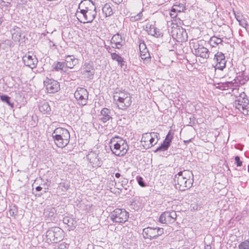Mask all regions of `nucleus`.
<instances>
[{
	"label": "nucleus",
	"mask_w": 249,
	"mask_h": 249,
	"mask_svg": "<svg viewBox=\"0 0 249 249\" xmlns=\"http://www.w3.org/2000/svg\"><path fill=\"white\" fill-rule=\"evenodd\" d=\"M156 228V234L157 237L160 235H161L163 233V228Z\"/></svg>",
	"instance_id": "nucleus-47"
},
{
	"label": "nucleus",
	"mask_w": 249,
	"mask_h": 249,
	"mask_svg": "<svg viewBox=\"0 0 249 249\" xmlns=\"http://www.w3.org/2000/svg\"><path fill=\"white\" fill-rule=\"evenodd\" d=\"M96 9V6L91 0H83L79 4L77 14H79V11Z\"/></svg>",
	"instance_id": "nucleus-18"
},
{
	"label": "nucleus",
	"mask_w": 249,
	"mask_h": 249,
	"mask_svg": "<svg viewBox=\"0 0 249 249\" xmlns=\"http://www.w3.org/2000/svg\"><path fill=\"white\" fill-rule=\"evenodd\" d=\"M237 20L238 21L239 25L243 28H247V27L248 26V24L245 19L239 20L238 18H237Z\"/></svg>",
	"instance_id": "nucleus-44"
},
{
	"label": "nucleus",
	"mask_w": 249,
	"mask_h": 249,
	"mask_svg": "<svg viewBox=\"0 0 249 249\" xmlns=\"http://www.w3.org/2000/svg\"><path fill=\"white\" fill-rule=\"evenodd\" d=\"M87 157L93 167L96 168L101 166V162L98 158V154L95 152H90L87 156Z\"/></svg>",
	"instance_id": "nucleus-19"
},
{
	"label": "nucleus",
	"mask_w": 249,
	"mask_h": 249,
	"mask_svg": "<svg viewBox=\"0 0 249 249\" xmlns=\"http://www.w3.org/2000/svg\"><path fill=\"white\" fill-rule=\"evenodd\" d=\"M128 182V180L127 178L122 177L120 178V181H119V183H121V186L122 188H125L126 189L125 186L127 185Z\"/></svg>",
	"instance_id": "nucleus-37"
},
{
	"label": "nucleus",
	"mask_w": 249,
	"mask_h": 249,
	"mask_svg": "<svg viewBox=\"0 0 249 249\" xmlns=\"http://www.w3.org/2000/svg\"><path fill=\"white\" fill-rule=\"evenodd\" d=\"M238 83L236 82L235 79H234L232 81H229L226 82L225 85V86L224 87V88L226 87L231 88L232 87H236L238 85Z\"/></svg>",
	"instance_id": "nucleus-35"
},
{
	"label": "nucleus",
	"mask_w": 249,
	"mask_h": 249,
	"mask_svg": "<svg viewBox=\"0 0 249 249\" xmlns=\"http://www.w3.org/2000/svg\"><path fill=\"white\" fill-rule=\"evenodd\" d=\"M173 138V137L171 135L170 131L166 136V138L165 140L163 141V142H165L166 143L168 144L170 146Z\"/></svg>",
	"instance_id": "nucleus-36"
},
{
	"label": "nucleus",
	"mask_w": 249,
	"mask_h": 249,
	"mask_svg": "<svg viewBox=\"0 0 249 249\" xmlns=\"http://www.w3.org/2000/svg\"><path fill=\"white\" fill-rule=\"evenodd\" d=\"M121 61V62H118V65H120L122 68H123L125 63L123 58L122 57V60Z\"/></svg>",
	"instance_id": "nucleus-52"
},
{
	"label": "nucleus",
	"mask_w": 249,
	"mask_h": 249,
	"mask_svg": "<svg viewBox=\"0 0 249 249\" xmlns=\"http://www.w3.org/2000/svg\"><path fill=\"white\" fill-rule=\"evenodd\" d=\"M66 67L72 69L78 63V59H76L73 55H66L65 56Z\"/></svg>",
	"instance_id": "nucleus-24"
},
{
	"label": "nucleus",
	"mask_w": 249,
	"mask_h": 249,
	"mask_svg": "<svg viewBox=\"0 0 249 249\" xmlns=\"http://www.w3.org/2000/svg\"><path fill=\"white\" fill-rule=\"evenodd\" d=\"M78 17L81 18L82 17L84 18V21H80L81 22L85 23H91L95 19L97 12L96 9H92L89 10H85L79 11Z\"/></svg>",
	"instance_id": "nucleus-11"
},
{
	"label": "nucleus",
	"mask_w": 249,
	"mask_h": 249,
	"mask_svg": "<svg viewBox=\"0 0 249 249\" xmlns=\"http://www.w3.org/2000/svg\"><path fill=\"white\" fill-rule=\"evenodd\" d=\"M143 235L145 239H154L157 238L156 228L147 227L143 229Z\"/></svg>",
	"instance_id": "nucleus-21"
},
{
	"label": "nucleus",
	"mask_w": 249,
	"mask_h": 249,
	"mask_svg": "<svg viewBox=\"0 0 249 249\" xmlns=\"http://www.w3.org/2000/svg\"><path fill=\"white\" fill-rule=\"evenodd\" d=\"M112 1L116 4H119L123 1V0H112Z\"/></svg>",
	"instance_id": "nucleus-53"
},
{
	"label": "nucleus",
	"mask_w": 249,
	"mask_h": 249,
	"mask_svg": "<svg viewBox=\"0 0 249 249\" xmlns=\"http://www.w3.org/2000/svg\"><path fill=\"white\" fill-rule=\"evenodd\" d=\"M56 212L54 207H47L44 210V215L49 220L55 221Z\"/></svg>",
	"instance_id": "nucleus-23"
},
{
	"label": "nucleus",
	"mask_w": 249,
	"mask_h": 249,
	"mask_svg": "<svg viewBox=\"0 0 249 249\" xmlns=\"http://www.w3.org/2000/svg\"><path fill=\"white\" fill-rule=\"evenodd\" d=\"M74 95L77 104L79 106H84L87 104L89 99V92L86 89L78 87L74 92Z\"/></svg>",
	"instance_id": "nucleus-8"
},
{
	"label": "nucleus",
	"mask_w": 249,
	"mask_h": 249,
	"mask_svg": "<svg viewBox=\"0 0 249 249\" xmlns=\"http://www.w3.org/2000/svg\"><path fill=\"white\" fill-rule=\"evenodd\" d=\"M101 118L100 120L104 123L112 120V112L107 108H103L101 111Z\"/></svg>",
	"instance_id": "nucleus-22"
},
{
	"label": "nucleus",
	"mask_w": 249,
	"mask_h": 249,
	"mask_svg": "<svg viewBox=\"0 0 249 249\" xmlns=\"http://www.w3.org/2000/svg\"><path fill=\"white\" fill-rule=\"evenodd\" d=\"M11 32L12 34V39L15 41L19 42L20 40L23 41V39H24L25 36H22L23 34L20 28L17 26H14Z\"/></svg>",
	"instance_id": "nucleus-20"
},
{
	"label": "nucleus",
	"mask_w": 249,
	"mask_h": 249,
	"mask_svg": "<svg viewBox=\"0 0 249 249\" xmlns=\"http://www.w3.org/2000/svg\"><path fill=\"white\" fill-rule=\"evenodd\" d=\"M170 146L168 144L166 143L165 142H163L162 143L160 144V146H159L155 151V152H158L159 151L160 152H164L165 151H166L168 150L169 147Z\"/></svg>",
	"instance_id": "nucleus-32"
},
{
	"label": "nucleus",
	"mask_w": 249,
	"mask_h": 249,
	"mask_svg": "<svg viewBox=\"0 0 249 249\" xmlns=\"http://www.w3.org/2000/svg\"><path fill=\"white\" fill-rule=\"evenodd\" d=\"M42 189V188L41 187H40V186H36V190L37 192L41 191Z\"/></svg>",
	"instance_id": "nucleus-54"
},
{
	"label": "nucleus",
	"mask_w": 249,
	"mask_h": 249,
	"mask_svg": "<svg viewBox=\"0 0 249 249\" xmlns=\"http://www.w3.org/2000/svg\"><path fill=\"white\" fill-rule=\"evenodd\" d=\"M214 59L216 60V64L215 70L218 69L222 71L226 67V60L224 54L218 52L214 54Z\"/></svg>",
	"instance_id": "nucleus-15"
},
{
	"label": "nucleus",
	"mask_w": 249,
	"mask_h": 249,
	"mask_svg": "<svg viewBox=\"0 0 249 249\" xmlns=\"http://www.w3.org/2000/svg\"><path fill=\"white\" fill-rule=\"evenodd\" d=\"M128 217L129 213L124 209H115L110 214V219L115 223H124Z\"/></svg>",
	"instance_id": "nucleus-7"
},
{
	"label": "nucleus",
	"mask_w": 249,
	"mask_h": 249,
	"mask_svg": "<svg viewBox=\"0 0 249 249\" xmlns=\"http://www.w3.org/2000/svg\"><path fill=\"white\" fill-rule=\"evenodd\" d=\"M17 209L15 206L10 208L9 210V214L11 216L15 217L17 214Z\"/></svg>",
	"instance_id": "nucleus-41"
},
{
	"label": "nucleus",
	"mask_w": 249,
	"mask_h": 249,
	"mask_svg": "<svg viewBox=\"0 0 249 249\" xmlns=\"http://www.w3.org/2000/svg\"><path fill=\"white\" fill-rule=\"evenodd\" d=\"M44 84L46 87V89L49 93H54L60 89V84L56 80L49 79L48 77L44 81Z\"/></svg>",
	"instance_id": "nucleus-12"
},
{
	"label": "nucleus",
	"mask_w": 249,
	"mask_h": 249,
	"mask_svg": "<svg viewBox=\"0 0 249 249\" xmlns=\"http://www.w3.org/2000/svg\"><path fill=\"white\" fill-rule=\"evenodd\" d=\"M115 176L116 178H120L121 177V175L119 173H116L115 174Z\"/></svg>",
	"instance_id": "nucleus-55"
},
{
	"label": "nucleus",
	"mask_w": 249,
	"mask_h": 249,
	"mask_svg": "<svg viewBox=\"0 0 249 249\" xmlns=\"http://www.w3.org/2000/svg\"><path fill=\"white\" fill-rule=\"evenodd\" d=\"M171 35L172 37L178 42H185L188 39L186 30L177 24H174L171 27Z\"/></svg>",
	"instance_id": "nucleus-6"
},
{
	"label": "nucleus",
	"mask_w": 249,
	"mask_h": 249,
	"mask_svg": "<svg viewBox=\"0 0 249 249\" xmlns=\"http://www.w3.org/2000/svg\"><path fill=\"white\" fill-rule=\"evenodd\" d=\"M0 99L3 102L6 103L7 105L10 106L12 108L14 107V103L10 102L11 98L7 95L0 94Z\"/></svg>",
	"instance_id": "nucleus-30"
},
{
	"label": "nucleus",
	"mask_w": 249,
	"mask_h": 249,
	"mask_svg": "<svg viewBox=\"0 0 249 249\" xmlns=\"http://www.w3.org/2000/svg\"><path fill=\"white\" fill-rule=\"evenodd\" d=\"M83 71L81 72L82 75L89 79H93L95 73V69L93 62L90 61L85 62L83 66Z\"/></svg>",
	"instance_id": "nucleus-13"
},
{
	"label": "nucleus",
	"mask_w": 249,
	"mask_h": 249,
	"mask_svg": "<svg viewBox=\"0 0 249 249\" xmlns=\"http://www.w3.org/2000/svg\"><path fill=\"white\" fill-rule=\"evenodd\" d=\"M39 110L40 112L43 113L44 114L49 113L51 111V107L48 102H44L41 103L39 106Z\"/></svg>",
	"instance_id": "nucleus-26"
},
{
	"label": "nucleus",
	"mask_w": 249,
	"mask_h": 249,
	"mask_svg": "<svg viewBox=\"0 0 249 249\" xmlns=\"http://www.w3.org/2000/svg\"><path fill=\"white\" fill-rule=\"evenodd\" d=\"M177 215L174 211H166L163 212L160 216L159 222L162 224H171L175 222Z\"/></svg>",
	"instance_id": "nucleus-10"
},
{
	"label": "nucleus",
	"mask_w": 249,
	"mask_h": 249,
	"mask_svg": "<svg viewBox=\"0 0 249 249\" xmlns=\"http://www.w3.org/2000/svg\"><path fill=\"white\" fill-rule=\"evenodd\" d=\"M150 34L153 36H158L160 35L159 31L154 27L150 28Z\"/></svg>",
	"instance_id": "nucleus-40"
},
{
	"label": "nucleus",
	"mask_w": 249,
	"mask_h": 249,
	"mask_svg": "<svg viewBox=\"0 0 249 249\" xmlns=\"http://www.w3.org/2000/svg\"><path fill=\"white\" fill-rule=\"evenodd\" d=\"M192 44V46L191 47L192 49V52L196 56L205 59L209 57L210 52L207 48L204 47L202 45H200L197 42H193Z\"/></svg>",
	"instance_id": "nucleus-9"
},
{
	"label": "nucleus",
	"mask_w": 249,
	"mask_h": 249,
	"mask_svg": "<svg viewBox=\"0 0 249 249\" xmlns=\"http://www.w3.org/2000/svg\"><path fill=\"white\" fill-rule=\"evenodd\" d=\"M235 161L237 167H240L242 165V161L240 160L239 156H236L235 157Z\"/></svg>",
	"instance_id": "nucleus-46"
},
{
	"label": "nucleus",
	"mask_w": 249,
	"mask_h": 249,
	"mask_svg": "<svg viewBox=\"0 0 249 249\" xmlns=\"http://www.w3.org/2000/svg\"><path fill=\"white\" fill-rule=\"evenodd\" d=\"M52 137L54 143L59 148L66 147L70 142V132L65 128H56L53 132Z\"/></svg>",
	"instance_id": "nucleus-3"
},
{
	"label": "nucleus",
	"mask_w": 249,
	"mask_h": 249,
	"mask_svg": "<svg viewBox=\"0 0 249 249\" xmlns=\"http://www.w3.org/2000/svg\"><path fill=\"white\" fill-rule=\"evenodd\" d=\"M139 49L142 59L146 63L150 61L151 57L146 45L142 39L139 38Z\"/></svg>",
	"instance_id": "nucleus-14"
},
{
	"label": "nucleus",
	"mask_w": 249,
	"mask_h": 249,
	"mask_svg": "<svg viewBox=\"0 0 249 249\" xmlns=\"http://www.w3.org/2000/svg\"><path fill=\"white\" fill-rule=\"evenodd\" d=\"M249 104V100L247 98L241 96L234 101L233 106L240 111H244L247 109V107Z\"/></svg>",
	"instance_id": "nucleus-16"
},
{
	"label": "nucleus",
	"mask_w": 249,
	"mask_h": 249,
	"mask_svg": "<svg viewBox=\"0 0 249 249\" xmlns=\"http://www.w3.org/2000/svg\"><path fill=\"white\" fill-rule=\"evenodd\" d=\"M137 181L140 186L141 187H145L146 186V183L143 180V178L141 177H138L137 178Z\"/></svg>",
	"instance_id": "nucleus-43"
},
{
	"label": "nucleus",
	"mask_w": 249,
	"mask_h": 249,
	"mask_svg": "<svg viewBox=\"0 0 249 249\" xmlns=\"http://www.w3.org/2000/svg\"><path fill=\"white\" fill-rule=\"evenodd\" d=\"M151 137L153 138H156L157 139V140L158 141L160 139V134L158 133L157 132H151L150 133Z\"/></svg>",
	"instance_id": "nucleus-50"
},
{
	"label": "nucleus",
	"mask_w": 249,
	"mask_h": 249,
	"mask_svg": "<svg viewBox=\"0 0 249 249\" xmlns=\"http://www.w3.org/2000/svg\"><path fill=\"white\" fill-rule=\"evenodd\" d=\"M60 187L61 188V190L63 191H66L70 187V186L68 185V184L66 183L65 182H62L60 184Z\"/></svg>",
	"instance_id": "nucleus-45"
},
{
	"label": "nucleus",
	"mask_w": 249,
	"mask_h": 249,
	"mask_svg": "<svg viewBox=\"0 0 249 249\" xmlns=\"http://www.w3.org/2000/svg\"><path fill=\"white\" fill-rule=\"evenodd\" d=\"M185 9V7L182 4H174L171 9V12L177 13L179 15Z\"/></svg>",
	"instance_id": "nucleus-29"
},
{
	"label": "nucleus",
	"mask_w": 249,
	"mask_h": 249,
	"mask_svg": "<svg viewBox=\"0 0 249 249\" xmlns=\"http://www.w3.org/2000/svg\"><path fill=\"white\" fill-rule=\"evenodd\" d=\"M114 99L117 100L119 109L125 110L130 106L132 101L130 94L124 90L117 91L113 96Z\"/></svg>",
	"instance_id": "nucleus-4"
},
{
	"label": "nucleus",
	"mask_w": 249,
	"mask_h": 249,
	"mask_svg": "<svg viewBox=\"0 0 249 249\" xmlns=\"http://www.w3.org/2000/svg\"><path fill=\"white\" fill-rule=\"evenodd\" d=\"M222 40L215 36L211 37L209 40V44L212 47H215L219 44L221 43Z\"/></svg>",
	"instance_id": "nucleus-28"
},
{
	"label": "nucleus",
	"mask_w": 249,
	"mask_h": 249,
	"mask_svg": "<svg viewBox=\"0 0 249 249\" xmlns=\"http://www.w3.org/2000/svg\"><path fill=\"white\" fill-rule=\"evenodd\" d=\"M102 10L103 12L105 13L106 17L110 16L113 14L112 8L107 4L104 5Z\"/></svg>",
	"instance_id": "nucleus-31"
},
{
	"label": "nucleus",
	"mask_w": 249,
	"mask_h": 249,
	"mask_svg": "<svg viewBox=\"0 0 249 249\" xmlns=\"http://www.w3.org/2000/svg\"><path fill=\"white\" fill-rule=\"evenodd\" d=\"M63 231L59 227H53L46 232L47 241L48 243H57L63 239Z\"/></svg>",
	"instance_id": "nucleus-5"
},
{
	"label": "nucleus",
	"mask_w": 249,
	"mask_h": 249,
	"mask_svg": "<svg viewBox=\"0 0 249 249\" xmlns=\"http://www.w3.org/2000/svg\"><path fill=\"white\" fill-rule=\"evenodd\" d=\"M2 23V20H1V19L0 18V24H1Z\"/></svg>",
	"instance_id": "nucleus-58"
},
{
	"label": "nucleus",
	"mask_w": 249,
	"mask_h": 249,
	"mask_svg": "<svg viewBox=\"0 0 249 249\" xmlns=\"http://www.w3.org/2000/svg\"><path fill=\"white\" fill-rule=\"evenodd\" d=\"M205 249H211V247L209 245L205 246Z\"/></svg>",
	"instance_id": "nucleus-56"
},
{
	"label": "nucleus",
	"mask_w": 249,
	"mask_h": 249,
	"mask_svg": "<svg viewBox=\"0 0 249 249\" xmlns=\"http://www.w3.org/2000/svg\"><path fill=\"white\" fill-rule=\"evenodd\" d=\"M175 187L179 191H183L190 188L194 182V175L190 170L179 172L175 176Z\"/></svg>",
	"instance_id": "nucleus-1"
},
{
	"label": "nucleus",
	"mask_w": 249,
	"mask_h": 249,
	"mask_svg": "<svg viewBox=\"0 0 249 249\" xmlns=\"http://www.w3.org/2000/svg\"><path fill=\"white\" fill-rule=\"evenodd\" d=\"M142 16V12L139 13L137 15L134 17H132L131 18H134V20H140Z\"/></svg>",
	"instance_id": "nucleus-48"
},
{
	"label": "nucleus",
	"mask_w": 249,
	"mask_h": 249,
	"mask_svg": "<svg viewBox=\"0 0 249 249\" xmlns=\"http://www.w3.org/2000/svg\"><path fill=\"white\" fill-rule=\"evenodd\" d=\"M12 0H0V4L2 6H5L7 7L11 6Z\"/></svg>",
	"instance_id": "nucleus-42"
},
{
	"label": "nucleus",
	"mask_w": 249,
	"mask_h": 249,
	"mask_svg": "<svg viewBox=\"0 0 249 249\" xmlns=\"http://www.w3.org/2000/svg\"><path fill=\"white\" fill-rule=\"evenodd\" d=\"M110 42L115 45V47L112 46L113 48L120 49L123 46L122 44V38L121 36L119 34L114 35L111 39Z\"/></svg>",
	"instance_id": "nucleus-25"
},
{
	"label": "nucleus",
	"mask_w": 249,
	"mask_h": 249,
	"mask_svg": "<svg viewBox=\"0 0 249 249\" xmlns=\"http://www.w3.org/2000/svg\"><path fill=\"white\" fill-rule=\"evenodd\" d=\"M22 60L25 66L31 68L32 69L35 68L36 66L38 60L36 56L32 55H24L22 57Z\"/></svg>",
	"instance_id": "nucleus-17"
},
{
	"label": "nucleus",
	"mask_w": 249,
	"mask_h": 249,
	"mask_svg": "<svg viewBox=\"0 0 249 249\" xmlns=\"http://www.w3.org/2000/svg\"><path fill=\"white\" fill-rule=\"evenodd\" d=\"M110 55H111V58L113 60H115L117 62L121 61V60H122V57L121 56H120L119 54H118L115 53H111Z\"/></svg>",
	"instance_id": "nucleus-38"
},
{
	"label": "nucleus",
	"mask_w": 249,
	"mask_h": 249,
	"mask_svg": "<svg viewBox=\"0 0 249 249\" xmlns=\"http://www.w3.org/2000/svg\"><path fill=\"white\" fill-rule=\"evenodd\" d=\"M109 146L112 153L118 157L125 155L129 148L126 140L118 136H115L110 140Z\"/></svg>",
	"instance_id": "nucleus-2"
},
{
	"label": "nucleus",
	"mask_w": 249,
	"mask_h": 249,
	"mask_svg": "<svg viewBox=\"0 0 249 249\" xmlns=\"http://www.w3.org/2000/svg\"><path fill=\"white\" fill-rule=\"evenodd\" d=\"M149 144L150 145V146H152L153 145H155L158 142V140L157 141H155V138H153L152 137H150V138L149 139Z\"/></svg>",
	"instance_id": "nucleus-49"
},
{
	"label": "nucleus",
	"mask_w": 249,
	"mask_h": 249,
	"mask_svg": "<svg viewBox=\"0 0 249 249\" xmlns=\"http://www.w3.org/2000/svg\"><path fill=\"white\" fill-rule=\"evenodd\" d=\"M63 222L65 224L68 225L69 227H72L73 225V220L69 217H65L63 218Z\"/></svg>",
	"instance_id": "nucleus-34"
},
{
	"label": "nucleus",
	"mask_w": 249,
	"mask_h": 249,
	"mask_svg": "<svg viewBox=\"0 0 249 249\" xmlns=\"http://www.w3.org/2000/svg\"><path fill=\"white\" fill-rule=\"evenodd\" d=\"M190 141H191V140H188V141H184V142H190Z\"/></svg>",
	"instance_id": "nucleus-57"
},
{
	"label": "nucleus",
	"mask_w": 249,
	"mask_h": 249,
	"mask_svg": "<svg viewBox=\"0 0 249 249\" xmlns=\"http://www.w3.org/2000/svg\"><path fill=\"white\" fill-rule=\"evenodd\" d=\"M239 249H249V238L243 242H242L238 245Z\"/></svg>",
	"instance_id": "nucleus-33"
},
{
	"label": "nucleus",
	"mask_w": 249,
	"mask_h": 249,
	"mask_svg": "<svg viewBox=\"0 0 249 249\" xmlns=\"http://www.w3.org/2000/svg\"><path fill=\"white\" fill-rule=\"evenodd\" d=\"M170 16L173 18H178L179 19H180V18H179V17L178 18V16H179V15L177 13L172 12L171 11V12H170Z\"/></svg>",
	"instance_id": "nucleus-51"
},
{
	"label": "nucleus",
	"mask_w": 249,
	"mask_h": 249,
	"mask_svg": "<svg viewBox=\"0 0 249 249\" xmlns=\"http://www.w3.org/2000/svg\"><path fill=\"white\" fill-rule=\"evenodd\" d=\"M53 69L56 71H62L66 72L67 71V67L64 62H57L54 65Z\"/></svg>",
	"instance_id": "nucleus-27"
},
{
	"label": "nucleus",
	"mask_w": 249,
	"mask_h": 249,
	"mask_svg": "<svg viewBox=\"0 0 249 249\" xmlns=\"http://www.w3.org/2000/svg\"><path fill=\"white\" fill-rule=\"evenodd\" d=\"M151 135L150 133H145L142 134V142L145 143L149 141Z\"/></svg>",
	"instance_id": "nucleus-39"
}]
</instances>
